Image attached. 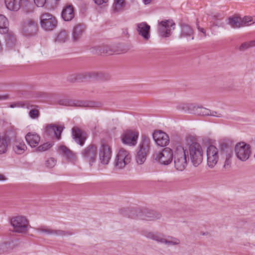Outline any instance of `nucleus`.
<instances>
[{"label": "nucleus", "mask_w": 255, "mask_h": 255, "mask_svg": "<svg viewBox=\"0 0 255 255\" xmlns=\"http://www.w3.org/2000/svg\"><path fill=\"white\" fill-rule=\"evenodd\" d=\"M233 154L232 148L226 143L221 144L220 151L216 146L211 145L207 149V165L209 168H213L217 164L220 155L221 159L225 160L224 167L229 168L232 163Z\"/></svg>", "instance_id": "1"}, {"label": "nucleus", "mask_w": 255, "mask_h": 255, "mask_svg": "<svg viewBox=\"0 0 255 255\" xmlns=\"http://www.w3.org/2000/svg\"><path fill=\"white\" fill-rule=\"evenodd\" d=\"M150 147V138L145 134H142L136 150L135 160L138 164H142L145 162Z\"/></svg>", "instance_id": "2"}, {"label": "nucleus", "mask_w": 255, "mask_h": 255, "mask_svg": "<svg viewBox=\"0 0 255 255\" xmlns=\"http://www.w3.org/2000/svg\"><path fill=\"white\" fill-rule=\"evenodd\" d=\"M187 156L186 150L182 146H178L176 147L173 158L174 166L177 170L183 171L185 169L187 165Z\"/></svg>", "instance_id": "3"}, {"label": "nucleus", "mask_w": 255, "mask_h": 255, "mask_svg": "<svg viewBox=\"0 0 255 255\" xmlns=\"http://www.w3.org/2000/svg\"><path fill=\"white\" fill-rule=\"evenodd\" d=\"M144 235L147 238L153 240L158 243L168 246H175L180 243L179 239L177 238L169 236L168 239H166L163 234L157 232H146Z\"/></svg>", "instance_id": "4"}, {"label": "nucleus", "mask_w": 255, "mask_h": 255, "mask_svg": "<svg viewBox=\"0 0 255 255\" xmlns=\"http://www.w3.org/2000/svg\"><path fill=\"white\" fill-rule=\"evenodd\" d=\"M189 154L191 161L195 167L198 166L202 163L203 150L199 143L193 142L190 145Z\"/></svg>", "instance_id": "5"}, {"label": "nucleus", "mask_w": 255, "mask_h": 255, "mask_svg": "<svg viewBox=\"0 0 255 255\" xmlns=\"http://www.w3.org/2000/svg\"><path fill=\"white\" fill-rule=\"evenodd\" d=\"M235 151L237 158L243 161L247 160L251 155V146L244 142L238 143L235 147Z\"/></svg>", "instance_id": "6"}, {"label": "nucleus", "mask_w": 255, "mask_h": 255, "mask_svg": "<svg viewBox=\"0 0 255 255\" xmlns=\"http://www.w3.org/2000/svg\"><path fill=\"white\" fill-rule=\"evenodd\" d=\"M10 224L13 227L14 231L19 233H25L27 231L28 221L23 216H16L10 220Z\"/></svg>", "instance_id": "7"}, {"label": "nucleus", "mask_w": 255, "mask_h": 255, "mask_svg": "<svg viewBox=\"0 0 255 255\" xmlns=\"http://www.w3.org/2000/svg\"><path fill=\"white\" fill-rule=\"evenodd\" d=\"M41 27L46 31H51L56 28L57 21L54 16L49 13H44L40 17Z\"/></svg>", "instance_id": "8"}, {"label": "nucleus", "mask_w": 255, "mask_h": 255, "mask_svg": "<svg viewBox=\"0 0 255 255\" xmlns=\"http://www.w3.org/2000/svg\"><path fill=\"white\" fill-rule=\"evenodd\" d=\"M175 23L172 20L160 21L158 25V32L160 37L166 38L171 35L172 30L175 29Z\"/></svg>", "instance_id": "9"}, {"label": "nucleus", "mask_w": 255, "mask_h": 255, "mask_svg": "<svg viewBox=\"0 0 255 255\" xmlns=\"http://www.w3.org/2000/svg\"><path fill=\"white\" fill-rule=\"evenodd\" d=\"M81 155L85 161L92 165L96 160L97 156V147L93 144L85 147L81 152Z\"/></svg>", "instance_id": "10"}, {"label": "nucleus", "mask_w": 255, "mask_h": 255, "mask_svg": "<svg viewBox=\"0 0 255 255\" xmlns=\"http://www.w3.org/2000/svg\"><path fill=\"white\" fill-rule=\"evenodd\" d=\"M37 29V24L33 19L29 18L23 20L21 26V31L25 36H31L35 35Z\"/></svg>", "instance_id": "11"}, {"label": "nucleus", "mask_w": 255, "mask_h": 255, "mask_svg": "<svg viewBox=\"0 0 255 255\" xmlns=\"http://www.w3.org/2000/svg\"><path fill=\"white\" fill-rule=\"evenodd\" d=\"M60 105L69 106H75L79 107H100L101 105L100 103L94 102H85L82 101H74L73 100H64L59 101Z\"/></svg>", "instance_id": "12"}, {"label": "nucleus", "mask_w": 255, "mask_h": 255, "mask_svg": "<svg viewBox=\"0 0 255 255\" xmlns=\"http://www.w3.org/2000/svg\"><path fill=\"white\" fill-rule=\"evenodd\" d=\"M139 133L137 130L128 129L122 136V142L130 146H135L137 143Z\"/></svg>", "instance_id": "13"}, {"label": "nucleus", "mask_w": 255, "mask_h": 255, "mask_svg": "<svg viewBox=\"0 0 255 255\" xmlns=\"http://www.w3.org/2000/svg\"><path fill=\"white\" fill-rule=\"evenodd\" d=\"M173 155L171 149L166 147L156 154L155 159L162 164L168 165L171 162Z\"/></svg>", "instance_id": "14"}, {"label": "nucleus", "mask_w": 255, "mask_h": 255, "mask_svg": "<svg viewBox=\"0 0 255 255\" xmlns=\"http://www.w3.org/2000/svg\"><path fill=\"white\" fill-rule=\"evenodd\" d=\"M112 156V149L106 143H103L99 149V158L103 164H108Z\"/></svg>", "instance_id": "15"}, {"label": "nucleus", "mask_w": 255, "mask_h": 255, "mask_svg": "<svg viewBox=\"0 0 255 255\" xmlns=\"http://www.w3.org/2000/svg\"><path fill=\"white\" fill-rule=\"evenodd\" d=\"M152 137L157 145L160 146H166L169 142V137L167 134L161 130L154 131Z\"/></svg>", "instance_id": "16"}, {"label": "nucleus", "mask_w": 255, "mask_h": 255, "mask_svg": "<svg viewBox=\"0 0 255 255\" xmlns=\"http://www.w3.org/2000/svg\"><path fill=\"white\" fill-rule=\"evenodd\" d=\"M72 134L75 142L82 146L87 138L86 132L77 127H74L72 129Z\"/></svg>", "instance_id": "17"}, {"label": "nucleus", "mask_w": 255, "mask_h": 255, "mask_svg": "<svg viewBox=\"0 0 255 255\" xmlns=\"http://www.w3.org/2000/svg\"><path fill=\"white\" fill-rule=\"evenodd\" d=\"M63 129V127L62 126L50 124L46 127L45 133L47 135L51 137L55 136L57 140H59L61 138V134Z\"/></svg>", "instance_id": "18"}, {"label": "nucleus", "mask_w": 255, "mask_h": 255, "mask_svg": "<svg viewBox=\"0 0 255 255\" xmlns=\"http://www.w3.org/2000/svg\"><path fill=\"white\" fill-rule=\"evenodd\" d=\"M136 30L139 35L144 40H148L150 37V26L145 22L137 23Z\"/></svg>", "instance_id": "19"}, {"label": "nucleus", "mask_w": 255, "mask_h": 255, "mask_svg": "<svg viewBox=\"0 0 255 255\" xmlns=\"http://www.w3.org/2000/svg\"><path fill=\"white\" fill-rule=\"evenodd\" d=\"M61 16L65 21H70L74 17V7L72 4H67L63 9Z\"/></svg>", "instance_id": "20"}, {"label": "nucleus", "mask_w": 255, "mask_h": 255, "mask_svg": "<svg viewBox=\"0 0 255 255\" xmlns=\"http://www.w3.org/2000/svg\"><path fill=\"white\" fill-rule=\"evenodd\" d=\"M25 139L31 147H34L39 143L40 137L37 133L28 132L25 135Z\"/></svg>", "instance_id": "21"}, {"label": "nucleus", "mask_w": 255, "mask_h": 255, "mask_svg": "<svg viewBox=\"0 0 255 255\" xmlns=\"http://www.w3.org/2000/svg\"><path fill=\"white\" fill-rule=\"evenodd\" d=\"M60 153L65 157L68 160L75 161L76 159L75 154L65 145H61L59 147Z\"/></svg>", "instance_id": "22"}, {"label": "nucleus", "mask_w": 255, "mask_h": 255, "mask_svg": "<svg viewBox=\"0 0 255 255\" xmlns=\"http://www.w3.org/2000/svg\"><path fill=\"white\" fill-rule=\"evenodd\" d=\"M181 27V33L180 34V37H191V39H194L193 34L194 32L190 26L185 23H182L180 24Z\"/></svg>", "instance_id": "23"}, {"label": "nucleus", "mask_w": 255, "mask_h": 255, "mask_svg": "<svg viewBox=\"0 0 255 255\" xmlns=\"http://www.w3.org/2000/svg\"><path fill=\"white\" fill-rule=\"evenodd\" d=\"M85 30V26L83 24L79 23L76 25L73 30L72 37L74 41H77L82 36Z\"/></svg>", "instance_id": "24"}, {"label": "nucleus", "mask_w": 255, "mask_h": 255, "mask_svg": "<svg viewBox=\"0 0 255 255\" xmlns=\"http://www.w3.org/2000/svg\"><path fill=\"white\" fill-rule=\"evenodd\" d=\"M13 150L17 154H21L24 153L27 148L24 142L20 139L15 140L13 145Z\"/></svg>", "instance_id": "25"}, {"label": "nucleus", "mask_w": 255, "mask_h": 255, "mask_svg": "<svg viewBox=\"0 0 255 255\" xmlns=\"http://www.w3.org/2000/svg\"><path fill=\"white\" fill-rule=\"evenodd\" d=\"M6 7L10 10L17 11L21 5V0H5Z\"/></svg>", "instance_id": "26"}, {"label": "nucleus", "mask_w": 255, "mask_h": 255, "mask_svg": "<svg viewBox=\"0 0 255 255\" xmlns=\"http://www.w3.org/2000/svg\"><path fill=\"white\" fill-rule=\"evenodd\" d=\"M8 21L3 15L0 14V33L5 34L8 31Z\"/></svg>", "instance_id": "27"}, {"label": "nucleus", "mask_w": 255, "mask_h": 255, "mask_svg": "<svg viewBox=\"0 0 255 255\" xmlns=\"http://www.w3.org/2000/svg\"><path fill=\"white\" fill-rule=\"evenodd\" d=\"M15 107L26 108L27 109H30L33 107H38L37 106L32 104L31 102L29 101H20L11 105V108Z\"/></svg>", "instance_id": "28"}, {"label": "nucleus", "mask_w": 255, "mask_h": 255, "mask_svg": "<svg viewBox=\"0 0 255 255\" xmlns=\"http://www.w3.org/2000/svg\"><path fill=\"white\" fill-rule=\"evenodd\" d=\"M126 5L125 0H114L113 5V11L115 12L122 11L124 10Z\"/></svg>", "instance_id": "29"}, {"label": "nucleus", "mask_w": 255, "mask_h": 255, "mask_svg": "<svg viewBox=\"0 0 255 255\" xmlns=\"http://www.w3.org/2000/svg\"><path fill=\"white\" fill-rule=\"evenodd\" d=\"M130 160L131 159L130 157L126 158V160H125L120 157H117V156H116L115 165L117 168L122 169L126 165L128 164L130 162Z\"/></svg>", "instance_id": "30"}, {"label": "nucleus", "mask_w": 255, "mask_h": 255, "mask_svg": "<svg viewBox=\"0 0 255 255\" xmlns=\"http://www.w3.org/2000/svg\"><path fill=\"white\" fill-rule=\"evenodd\" d=\"M228 23L234 28L244 26L241 18L238 17H230L229 18Z\"/></svg>", "instance_id": "31"}, {"label": "nucleus", "mask_w": 255, "mask_h": 255, "mask_svg": "<svg viewBox=\"0 0 255 255\" xmlns=\"http://www.w3.org/2000/svg\"><path fill=\"white\" fill-rule=\"evenodd\" d=\"M7 138L0 134V154L4 153L7 151Z\"/></svg>", "instance_id": "32"}, {"label": "nucleus", "mask_w": 255, "mask_h": 255, "mask_svg": "<svg viewBox=\"0 0 255 255\" xmlns=\"http://www.w3.org/2000/svg\"><path fill=\"white\" fill-rule=\"evenodd\" d=\"M160 214L155 211H151L147 212L143 219L146 220H154L160 217Z\"/></svg>", "instance_id": "33"}, {"label": "nucleus", "mask_w": 255, "mask_h": 255, "mask_svg": "<svg viewBox=\"0 0 255 255\" xmlns=\"http://www.w3.org/2000/svg\"><path fill=\"white\" fill-rule=\"evenodd\" d=\"M195 108V106H194L192 104H185L182 103L179 104L177 106V109L180 110H182L184 111H194Z\"/></svg>", "instance_id": "34"}, {"label": "nucleus", "mask_w": 255, "mask_h": 255, "mask_svg": "<svg viewBox=\"0 0 255 255\" xmlns=\"http://www.w3.org/2000/svg\"><path fill=\"white\" fill-rule=\"evenodd\" d=\"M255 47V39L243 43L239 48L241 51H244L250 48Z\"/></svg>", "instance_id": "35"}, {"label": "nucleus", "mask_w": 255, "mask_h": 255, "mask_svg": "<svg viewBox=\"0 0 255 255\" xmlns=\"http://www.w3.org/2000/svg\"><path fill=\"white\" fill-rule=\"evenodd\" d=\"M68 38V34L66 31L62 30L57 35L55 41L58 43L65 42Z\"/></svg>", "instance_id": "36"}, {"label": "nucleus", "mask_w": 255, "mask_h": 255, "mask_svg": "<svg viewBox=\"0 0 255 255\" xmlns=\"http://www.w3.org/2000/svg\"><path fill=\"white\" fill-rule=\"evenodd\" d=\"M196 113L200 116H209L210 110L204 108L195 107L194 110Z\"/></svg>", "instance_id": "37"}, {"label": "nucleus", "mask_w": 255, "mask_h": 255, "mask_svg": "<svg viewBox=\"0 0 255 255\" xmlns=\"http://www.w3.org/2000/svg\"><path fill=\"white\" fill-rule=\"evenodd\" d=\"M13 249V243H4L0 245V255Z\"/></svg>", "instance_id": "38"}, {"label": "nucleus", "mask_w": 255, "mask_h": 255, "mask_svg": "<svg viewBox=\"0 0 255 255\" xmlns=\"http://www.w3.org/2000/svg\"><path fill=\"white\" fill-rule=\"evenodd\" d=\"M116 156H117V157H120L125 160H126V158L127 157H130L131 158V155L129 152L123 148L120 149Z\"/></svg>", "instance_id": "39"}, {"label": "nucleus", "mask_w": 255, "mask_h": 255, "mask_svg": "<svg viewBox=\"0 0 255 255\" xmlns=\"http://www.w3.org/2000/svg\"><path fill=\"white\" fill-rule=\"evenodd\" d=\"M52 235L57 236H66L73 235V233L69 231H66L61 230H53Z\"/></svg>", "instance_id": "40"}, {"label": "nucleus", "mask_w": 255, "mask_h": 255, "mask_svg": "<svg viewBox=\"0 0 255 255\" xmlns=\"http://www.w3.org/2000/svg\"><path fill=\"white\" fill-rule=\"evenodd\" d=\"M52 146V144L51 143L46 142L38 146L36 150L39 152H43L50 148Z\"/></svg>", "instance_id": "41"}, {"label": "nucleus", "mask_w": 255, "mask_h": 255, "mask_svg": "<svg viewBox=\"0 0 255 255\" xmlns=\"http://www.w3.org/2000/svg\"><path fill=\"white\" fill-rule=\"evenodd\" d=\"M98 50L99 52L102 53H105L109 55H111L113 53L112 49L108 46H104L103 47H99Z\"/></svg>", "instance_id": "42"}, {"label": "nucleus", "mask_w": 255, "mask_h": 255, "mask_svg": "<svg viewBox=\"0 0 255 255\" xmlns=\"http://www.w3.org/2000/svg\"><path fill=\"white\" fill-rule=\"evenodd\" d=\"M36 230L38 232H41L48 235H52L53 230V229H49L46 226L39 227Z\"/></svg>", "instance_id": "43"}, {"label": "nucleus", "mask_w": 255, "mask_h": 255, "mask_svg": "<svg viewBox=\"0 0 255 255\" xmlns=\"http://www.w3.org/2000/svg\"><path fill=\"white\" fill-rule=\"evenodd\" d=\"M56 160L54 158H49L47 159L45 161V165L48 168H52L55 165Z\"/></svg>", "instance_id": "44"}, {"label": "nucleus", "mask_w": 255, "mask_h": 255, "mask_svg": "<svg viewBox=\"0 0 255 255\" xmlns=\"http://www.w3.org/2000/svg\"><path fill=\"white\" fill-rule=\"evenodd\" d=\"M29 116L31 119H37L39 116V112L37 109H32L29 112Z\"/></svg>", "instance_id": "45"}, {"label": "nucleus", "mask_w": 255, "mask_h": 255, "mask_svg": "<svg viewBox=\"0 0 255 255\" xmlns=\"http://www.w3.org/2000/svg\"><path fill=\"white\" fill-rule=\"evenodd\" d=\"M6 40L8 45L12 44L15 41L14 35L12 34L8 33L6 36Z\"/></svg>", "instance_id": "46"}, {"label": "nucleus", "mask_w": 255, "mask_h": 255, "mask_svg": "<svg viewBox=\"0 0 255 255\" xmlns=\"http://www.w3.org/2000/svg\"><path fill=\"white\" fill-rule=\"evenodd\" d=\"M83 77L82 74L71 75L68 77V80L73 82L75 81L79 80Z\"/></svg>", "instance_id": "47"}, {"label": "nucleus", "mask_w": 255, "mask_h": 255, "mask_svg": "<svg viewBox=\"0 0 255 255\" xmlns=\"http://www.w3.org/2000/svg\"><path fill=\"white\" fill-rule=\"evenodd\" d=\"M253 21V18L250 16H245L243 20H242V23L244 24V26L250 25L252 23H250Z\"/></svg>", "instance_id": "48"}, {"label": "nucleus", "mask_w": 255, "mask_h": 255, "mask_svg": "<svg viewBox=\"0 0 255 255\" xmlns=\"http://www.w3.org/2000/svg\"><path fill=\"white\" fill-rule=\"evenodd\" d=\"M49 94L45 92H39L36 93V97L39 98H47Z\"/></svg>", "instance_id": "49"}, {"label": "nucleus", "mask_w": 255, "mask_h": 255, "mask_svg": "<svg viewBox=\"0 0 255 255\" xmlns=\"http://www.w3.org/2000/svg\"><path fill=\"white\" fill-rule=\"evenodd\" d=\"M209 116L219 117V118H221V117H223L222 115L221 114L218 113V112H215V111H210V114H209Z\"/></svg>", "instance_id": "50"}, {"label": "nucleus", "mask_w": 255, "mask_h": 255, "mask_svg": "<svg viewBox=\"0 0 255 255\" xmlns=\"http://www.w3.org/2000/svg\"><path fill=\"white\" fill-rule=\"evenodd\" d=\"M95 2L98 5H101L107 2L108 0H94Z\"/></svg>", "instance_id": "51"}, {"label": "nucleus", "mask_w": 255, "mask_h": 255, "mask_svg": "<svg viewBox=\"0 0 255 255\" xmlns=\"http://www.w3.org/2000/svg\"><path fill=\"white\" fill-rule=\"evenodd\" d=\"M9 98L8 95H0V101L6 100Z\"/></svg>", "instance_id": "52"}, {"label": "nucleus", "mask_w": 255, "mask_h": 255, "mask_svg": "<svg viewBox=\"0 0 255 255\" xmlns=\"http://www.w3.org/2000/svg\"><path fill=\"white\" fill-rule=\"evenodd\" d=\"M198 30L203 33L204 37H206L207 36L206 30L203 28L201 27L200 30Z\"/></svg>", "instance_id": "53"}, {"label": "nucleus", "mask_w": 255, "mask_h": 255, "mask_svg": "<svg viewBox=\"0 0 255 255\" xmlns=\"http://www.w3.org/2000/svg\"><path fill=\"white\" fill-rule=\"evenodd\" d=\"M221 19L222 17L221 16V15L220 14H216L213 16V19Z\"/></svg>", "instance_id": "54"}, {"label": "nucleus", "mask_w": 255, "mask_h": 255, "mask_svg": "<svg viewBox=\"0 0 255 255\" xmlns=\"http://www.w3.org/2000/svg\"><path fill=\"white\" fill-rule=\"evenodd\" d=\"M6 178L2 174H0V181L5 180Z\"/></svg>", "instance_id": "55"}, {"label": "nucleus", "mask_w": 255, "mask_h": 255, "mask_svg": "<svg viewBox=\"0 0 255 255\" xmlns=\"http://www.w3.org/2000/svg\"><path fill=\"white\" fill-rule=\"evenodd\" d=\"M151 0H143V1L145 4H147L150 3L151 2Z\"/></svg>", "instance_id": "56"}, {"label": "nucleus", "mask_w": 255, "mask_h": 255, "mask_svg": "<svg viewBox=\"0 0 255 255\" xmlns=\"http://www.w3.org/2000/svg\"><path fill=\"white\" fill-rule=\"evenodd\" d=\"M199 23V22L197 20V22H196V27H197V28L198 29V30H200V29L201 28L200 27Z\"/></svg>", "instance_id": "57"}, {"label": "nucleus", "mask_w": 255, "mask_h": 255, "mask_svg": "<svg viewBox=\"0 0 255 255\" xmlns=\"http://www.w3.org/2000/svg\"><path fill=\"white\" fill-rule=\"evenodd\" d=\"M103 75L102 73H97L96 75L98 78H100L101 76Z\"/></svg>", "instance_id": "58"}, {"label": "nucleus", "mask_w": 255, "mask_h": 255, "mask_svg": "<svg viewBox=\"0 0 255 255\" xmlns=\"http://www.w3.org/2000/svg\"><path fill=\"white\" fill-rule=\"evenodd\" d=\"M3 87V84L1 83H0V89H2Z\"/></svg>", "instance_id": "59"}, {"label": "nucleus", "mask_w": 255, "mask_h": 255, "mask_svg": "<svg viewBox=\"0 0 255 255\" xmlns=\"http://www.w3.org/2000/svg\"><path fill=\"white\" fill-rule=\"evenodd\" d=\"M214 25L215 26H218L217 23H216V22H214Z\"/></svg>", "instance_id": "60"}]
</instances>
